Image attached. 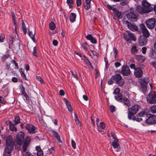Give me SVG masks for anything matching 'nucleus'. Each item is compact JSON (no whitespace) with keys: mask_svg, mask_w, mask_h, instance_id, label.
I'll use <instances>...</instances> for the list:
<instances>
[{"mask_svg":"<svg viewBox=\"0 0 156 156\" xmlns=\"http://www.w3.org/2000/svg\"><path fill=\"white\" fill-rule=\"evenodd\" d=\"M123 103L128 107H129L131 105V103L129 99L126 98L124 97L123 99Z\"/></svg>","mask_w":156,"mask_h":156,"instance_id":"cd10ccee","label":"nucleus"},{"mask_svg":"<svg viewBox=\"0 0 156 156\" xmlns=\"http://www.w3.org/2000/svg\"><path fill=\"white\" fill-rule=\"evenodd\" d=\"M112 79L116 84L120 87H122L125 83L124 80L121 76L119 74H116L112 76Z\"/></svg>","mask_w":156,"mask_h":156,"instance_id":"f257e3e1","label":"nucleus"},{"mask_svg":"<svg viewBox=\"0 0 156 156\" xmlns=\"http://www.w3.org/2000/svg\"><path fill=\"white\" fill-rule=\"evenodd\" d=\"M113 12L114 15L119 19H121L122 18V12L116 9L115 10L113 11Z\"/></svg>","mask_w":156,"mask_h":156,"instance_id":"4be33fe9","label":"nucleus"},{"mask_svg":"<svg viewBox=\"0 0 156 156\" xmlns=\"http://www.w3.org/2000/svg\"><path fill=\"white\" fill-rule=\"evenodd\" d=\"M135 58L138 61L144 62L145 60L144 57L141 55H135Z\"/></svg>","mask_w":156,"mask_h":156,"instance_id":"c85d7f7f","label":"nucleus"},{"mask_svg":"<svg viewBox=\"0 0 156 156\" xmlns=\"http://www.w3.org/2000/svg\"><path fill=\"white\" fill-rule=\"evenodd\" d=\"M136 10L139 13L141 14L146 13L145 12V10L142 7L137 6L136 7Z\"/></svg>","mask_w":156,"mask_h":156,"instance_id":"bb28decb","label":"nucleus"},{"mask_svg":"<svg viewBox=\"0 0 156 156\" xmlns=\"http://www.w3.org/2000/svg\"><path fill=\"white\" fill-rule=\"evenodd\" d=\"M90 51L91 53L92 54L94 55H95L96 56H98L99 55V54L98 52H97L96 51L93 50H90Z\"/></svg>","mask_w":156,"mask_h":156,"instance_id":"680f3d73","label":"nucleus"},{"mask_svg":"<svg viewBox=\"0 0 156 156\" xmlns=\"http://www.w3.org/2000/svg\"><path fill=\"white\" fill-rule=\"evenodd\" d=\"M128 34H124L123 38L129 43H131V40L135 41L136 40V38L134 34L128 31Z\"/></svg>","mask_w":156,"mask_h":156,"instance_id":"20e7f679","label":"nucleus"},{"mask_svg":"<svg viewBox=\"0 0 156 156\" xmlns=\"http://www.w3.org/2000/svg\"><path fill=\"white\" fill-rule=\"evenodd\" d=\"M83 56L84 57V59L86 64L88 66L90 67H91L92 69H93L94 67L92 66L91 63L89 61V60L84 55Z\"/></svg>","mask_w":156,"mask_h":156,"instance_id":"7c9ffc66","label":"nucleus"},{"mask_svg":"<svg viewBox=\"0 0 156 156\" xmlns=\"http://www.w3.org/2000/svg\"><path fill=\"white\" fill-rule=\"evenodd\" d=\"M87 39L89 40L93 44H96L97 40L95 38L93 37L91 34H89L86 36Z\"/></svg>","mask_w":156,"mask_h":156,"instance_id":"6ab92c4d","label":"nucleus"},{"mask_svg":"<svg viewBox=\"0 0 156 156\" xmlns=\"http://www.w3.org/2000/svg\"><path fill=\"white\" fill-rule=\"evenodd\" d=\"M71 144L73 147L74 149H75L76 148V144L75 142L73 140H72Z\"/></svg>","mask_w":156,"mask_h":156,"instance_id":"69168bd1","label":"nucleus"},{"mask_svg":"<svg viewBox=\"0 0 156 156\" xmlns=\"http://www.w3.org/2000/svg\"><path fill=\"white\" fill-rule=\"evenodd\" d=\"M25 127L30 133L34 134L37 131L36 128L32 124H27Z\"/></svg>","mask_w":156,"mask_h":156,"instance_id":"4468645a","label":"nucleus"},{"mask_svg":"<svg viewBox=\"0 0 156 156\" xmlns=\"http://www.w3.org/2000/svg\"><path fill=\"white\" fill-rule=\"evenodd\" d=\"M67 3L69 5L70 8H71L73 7V5H72L73 3V0H67Z\"/></svg>","mask_w":156,"mask_h":156,"instance_id":"c03bdc74","label":"nucleus"},{"mask_svg":"<svg viewBox=\"0 0 156 156\" xmlns=\"http://www.w3.org/2000/svg\"><path fill=\"white\" fill-rule=\"evenodd\" d=\"M99 127L100 128H101V129H104L105 127V123L103 122H101L100 123Z\"/></svg>","mask_w":156,"mask_h":156,"instance_id":"4d7b16f0","label":"nucleus"},{"mask_svg":"<svg viewBox=\"0 0 156 156\" xmlns=\"http://www.w3.org/2000/svg\"><path fill=\"white\" fill-rule=\"evenodd\" d=\"M20 118L19 116H16L14 118V124L15 126L20 123Z\"/></svg>","mask_w":156,"mask_h":156,"instance_id":"c756f323","label":"nucleus"},{"mask_svg":"<svg viewBox=\"0 0 156 156\" xmlns=\"http://www.w3.org/2000/svg\"><path fill=\"white\" fill-rule=\"evenodd\" d=\"M43 153L42 150H41L40 151H37V156H42Z\"/></svg>","mask_w":156,"mask_h":156,"instance_id":"13d9d810","label":"nucleus"},{"mask_svg":"<svg viewBox=\"0 0 156 156\" xmlns=\"http://www.w3.org/2000/svg\"><path fill=\"white\" fill-rule=\"evenodd\" d=\"M12 149L5 148L4 149L3 156H11V152Z\"/></svg>","mask_w":156,"mask_h":156,"instance_id":"aec40b11","label":"nucleus"},{"mask_svg":"<svg viewBox=\"0 0 156 156\" xmlns=\"http://www.w3.org/2000/svg\"><path fill=\"white\" fill-rule=\"evenodd\" d=\"M150 110L153 113H156V105H154L151 107Z\"/></svg>","mask_w":156,"mask_h":156,"instance_id":"37998d69","label":"nucleus"},{"mask_svg":"<svg viewBox=\"0 0 156 156\" xmlns=\"http://www.w3.org/2000/svg\"><path fill=\"white\" fill-rule=\"evenodd\" d=\"M140 108V106L138 105H134L131 108H129L128 116V119H132L131 117H133L136 114Z\"/></svg>","mask_w":156,"mask_h":156,"instance_id":"f03ea898","label":"nucleus"},{"mask_svg":"<svg viewBox=\"0 0 156 156\" xmlns=\"http://www.w3.org/2000/svg\"><path fill=\"white\" fill-rule=\"evenodd\" d=\"M30 141L31 139L30 137L27 136L26 137L22 147L23 152H25L27 150V149Z\"/></svg>","mask_w":156,"mask_h":156,"instance_id":"2eb2a0df","label":"nucleus"},{"mask_svg":"<svg viewBox=\"0 0 156 156\" xmlns=\"http://www.w3.org/2000/svg\"><path fill=\"white\" fill-rule=\"evenodd\" d=\"M28 35L34 42H35V33L33 34L32 31H29Z\"/></svg>","mask_w":156,"mask_h":156,"instance_id":"4c0bfd02","label":"nucleus"},{"mask_svg":"<svg viewBox=\"0 0 156 156\" xmlns=\"http://www.w3.org/2000/svg\"><path fill=\"white\" fill-rule=\"evenodd\" d=\"M126 16L127 19L130 21L132 22H136L137 21L138 18L137 16L133 12H131L128 13Z\"/></svg>","mask_w":156,"mask_h":156,"instance_id":"f8f14e48","label":"nucleus"},{"mask_svg":"<svg viewBox=\"0 0 156 156\" xmlns=\"http://www.w3.org/2000/svg\"><path fill=\"white\" fill-rule=\"evenodd\" d=\"M81 46L83 49L86 51L89 47V45L86 42H83L82 43Z\"/></svg>","mask_w":156,"mask_h":156,"instance_id":"f704fd0d","label":"nucleus"},{"mask_svg":"<svg viewBox=\"0 0 156 156\" xmlns=\"http://www.w3.org/2000/svg\"><path fill=\"white\" fill-rule=\"evenodd\" d=\"M9 55L8 54H7L2 55L1 58L2 62H4L6 59L9 57Z\"/></svg>","mask_w":156,"mask_h":156,"instance_id":"c9c22d12","label":"nucleus"},{"mask_svg":"<svg viewBox=\"0 0 156 156\" xmlns=\"http://www.w3.org/2000/svg\"><path fill=\"white\" fill-rule=\"evenodd\" d=\"M150 80L148 78H141L140 80V84L143 92H146L147 89V85L149 83Z\"/></svg>","mask_w":156,"mask_h":156,"instance_id":"39448f33","label":"nucleus"},{"mask_svg":"<svg viewBox=\"0 0 156 156\" xmlns=\"http://www.w3.org/2000/svg\"><path fill=\"white\" fill-rule=\"evenodd\" d=\"M149 56L153 59L156 60V52L153 49L150 51Z\"/></svg>","mask_w":156,"mask_h":156,"instance_id":"393cba45","label":"nucleus"},{"mask_svg":"<svg viewBox=\"0 0 156 156\" xmlns=\"http://www.w3.org/2000/svg\"><path fill=\"white\" fill-rule=\"evenodd\" d=\"M14 124L12 123L9 126V128L11 131H17V128L15 126Z\"/></svg>","mask_w":156,"mask_h":156,"instance_id":"e433bc0d","label":"nucleus"},{"mask_svg":"<svg viewBox=\"0 0 156 156\" xmlns=\"http://www.w3.org/2000/svg\"><path fill=\"white\" fill-rule=\"evenodd\" d=\"M126 24L127 25L128 28L132 31H136L138 30V28L136 26L132 24L128 21L125 22Z\"/></svg>","mask_w":156,"mask_h":156,"instance_id":"f3484780","label":"nucleus"},{"mask_svg":"<svg viewBox=\"0 0 156 156\" xmlns=\"http://www.w3.org/2000/svg\"><path fill=\"white\" fill-rule=\"evenodd\" d=\"M64 100L65 102L67 107L69 111L70 112H72L73 110L70 102H69L68 100L66 98H64Z\"/></svg>","mask_w":156,"mask_h":156,"instance_id":"5701e85b","label":"nucleus"},{"mask_svg":"<svg viewBox=\"0 0 156 156\" xmlns=\"http://www.w3.org/2000/svg\"><path fill=\"white\" fill-rule=\"evenodd\" d=\"M121 73L123 76H128L130 75L131 72L127 65H123L122 67Z\"/></svg>","mask_w":156,"mask_h":156,"instance_id":"1a4fd4ad","label":"nucleus"},{"mask_svg":"<svg viewBox=\"0 0 156 156\" xmlns=\"http://www.w3.org/2000/svg\"><path fill=\"white\" fill-rule=\"evenodd\" d=\"M149 98H147V102L150 104H153L156 103V94L155 93H150L148 95Z\"/></svg>","mask_w":156,"mask_h":156,"instance_id":"ddd939ff","label":"nucleus"},{"mask_svg":"<svg viewBox=\"0 0 156 156\" xmlns=\"http://www.w3.org/2000/svg\"><path fill=\"white\" fill-rule=\"evenodd\" d=\"M140 28L143 34V35L146 38H148L150 35V34L144 24H141L140 25Z\"/></svg>","mask_w":156,"mask_h":156,"instance_id":"9b49d317","label":"nucleus"},{"mask_svg":"<svg viewBox=\"0 0 156 156\" xmlns=\"http://www.w3.org/2000/svg\"><path fill=\"white\" fill-rule=\"evenodd\" d=\"M11 14L12 17V20L13 25L14 26L15 29H16L17 27V24L16 20L15 14L14 12H11Z\"/></svg>","mask_w":156,"mask_h":156,"instance_id":"b1692460","label":"nucleus"},{"mask_svg":"<svg viewBox=\"0 0 156 156\" xmlns=\"http://www.w3.org/2000/svg\"><path fill=\"white\" fill-rule=\"evenodd\" d=\"M111 135L112 137L115 140H117L118 139L116 138V136L115 135V132H112L111 133Z\"/></svg>","mask_w":156,"mask_h":156,"instance_id":"bf43d9fd","label":"nucleus"},{"mask_svg":"<svg viewBox=\"0 0 156 156\" xmlns=\"http://www.w3.org/2000/svg\"><path fill=\"white\" fill-rule=\"evenodd\" d=\"M36 79L39 81L41 83H44V81L42 79V78L39 76H37L36 77Z\"/></svg>","mask_w":156,"mask_h":156,"instance_id":"864d4df0","label":"nucleus"},{"mask_svg":"<svg viewBox=\"0 0 156 156\" xmlns=\"http://www.w3.org/2000/svg\"><path fill=\"white\" fill-rule=\"evenodd\" d=\"M151 64L153 66V67L156 69V62L152 61Z\"/></svg>","mask_w":156,"mask_h":156,"instance_id":"774afa93","label":"nucleus"},{"mask_svg":"<svg viewBox=\"0 0 156 156\" xmlns=\"http://www.w3.org/2000/svg\"><path fill=\"white\" fill-rule=\"evenodd\" d=\"M115 99L118 101L122 102L123 101V95L121 94H119L115 96Z\"/></svg>","mask_w":156,"mask_h":156,"instance_id":"a878e982","label":"nucleus"},{"mask_svg":"<svg viewBox=\"0 0 156 156\" xmlns=\"http://www.w3.org/2000/svg\"><path fill=\"white\" fill-rule=\"evenodd\" d=\"M53 44L55 46H56L58 45V42L57 40H54L52 42Z\"/></svg>","mask_w":156,"mask_h":156,"instance_id":"338daca9","label":"nucleus"},{"mask_svg":"<svg viewBox=\"0 0 156 156\" xmlns=\"http://www.w3.org/2000/svg\"><path fill=\"white\" fill-rule=\"evenodd\" d=\"M6 147L8 149H13L14 143L12 141V138L11 136L9 135L6 137Z\"/></svg>","mask_w":156,"mask_h":156,"instance_id":"6e6552de","label":"nucleus"},{"mask_svg":"<svg viewBox=\"0 0 156 156\" xmlns=\"http://www.w3.org/2000/svg\"><path fill=\"white\" fill-rule=\"evenodd\" d=\"M107 6L108 8L110 10H112L113 12L115 10L116 8L112 7L111 5H107Z\"/></svg>","mask_w":156,"mask_h":156,"instance_id":"e2e57ef3","label":"nucleus"},{"mask_svg":"<svg viewBox=\"0 0 156 156\" xmlns=\"http://www.w3.org/2000/svg\"><path fill=\"white\" fill-rule=\"evenodd\" d=\"M33 55L34 56L37 57V48L35 46L33 48Z\"/></svg>","mask_w":156,"mask_h":156,"instance_id":"8fccbe9b","label":"nucleus"},{"mask_svg":"<svg viewBox=\"0 0 156 156\" xmlns=\"http://www.w3.org/2000/svg\"><path fill=\"white\" fill-rule=\"evenodd\" d=\"M110 112L112 113L115 111V106L111 105L110 106Z\"/></svg>","mask_w":156,"mask_h":156,"instance_id":"6e6d98bb","label":"nucleus"},{"mask_svg":"<svg viewBox=\"0 0 156 156\" xmlns=\"http://www.w3.org/2000/svg\"><path fill=\"white\" fill-rule=\"evenodd\" d=\"M149 115L146 120L145 123L149 125L156 124V115L150 114Z\"/></svg>","mask_w":156,"mask_h":156,"instance_id":"423d86ee","label":"nucleus"},{"mask_svg":"<svg viewBox=\"0 0 156 156\" xmlns=\"http://www.w3.org/2000/svg\"><path fill=\"white\" fill-rule=\"evenodd\" d=\"M76 16V15L74 13H71L70 14L69 17V19L70 21L72 22H73L75 20V19Z\"/></svg>","mask_w":156,"mask_h":156,"instance_id":"2f4dec72","label":"nucleus"},{"mask_svg":"<svg viewBox=\"0 0 156 156\" xmlns=\"http://www.w3.org/2000/svg\"><path fill=\"white\" fill-rule=\"evenodd\" d=\"M135 76L137 78L141 77L143 75V71L140 67L136 68L134 73Z\"/></svg>","mask_w":156,"mask_h":156,"instance_id":"a211bd4d","label":"nucleus"},{"mask_svg":"<svg viewBox=\"0 0 156 156\" xmlns=\"http://www.w3.org/2000/svg\"><path fill=\"white\" fill-rule=\"evenodd\" d=\"M55 24L53 22H51L49 24V27L50 29L52 30H54L55 28Z\"/></svg>","mask_w":156,"mask_h":156,"instance_id":"58836bf2","label":"nucleus"},{"mask_svg":"<svg viewBox=\"0 0 156 156\" xmlns=\"http://www.w3.org/2000/svg\"><path fill=\"white\" fill-rule=\"evenodd\" d=\"M6 69L8 71H10L12 70L11 68L10 67L11 63H8L7 62H5Z\"/></svg>","mask_w":156,"mask_h":156,"instance_id":"09e8293b","label":"nucleus"},{"mask_svg":"<svg viewBox=\"0 0 156 156\" xmlns=\"http://www.w3.org/2000/svg\"><path fill=\"white\" fill-rule=\"evenodd\" d=\"M148 114L147 112L145 111H142L140 112L137 115H136V116L137 117H142L145 115L147 116Z\"/></svg>","mask_w":156,"mask_h":156,"instance_id":"72a5a7b5","label":"nucleus"},{"mask_svg":"<svg viewBox=\"0 0 156 156\" xmlns=\"http://www.w3.org/2000/svg\"><path fill=\"white\" fill-rule=\"evenodd\" d=\"M84 8L86 9H88L91 7L90 2L86 3L85 2L84 4Z\"/></svg>","mask_w":156,"mask_h":156,"instance_id":"79ce46f5","label":"nucleus"},{"mask_svg":"<svg viewBox=\"0 0 156 156\" xmlns=\"http://www.w3.org/2000/svg\"><path fill=\"white\" fill-rule=\"evenodd\" d=\"M23 99L24 100L28 101L29 99V96L28 95L26 94H25L24 95H23Z\"/></svg>","mask_w":156,"mask_h":156,"instance_id":"0e129e2a","label":"nucleus"},{"mask_svg":"<svg viewBox=\"0 0 156 156\" xmlns=\"http://www.w3.org/2000/svg\"><path fill=\"white\" fill-rule=\"evenodd\" d=\"M24 133L23 132H19L17 135L16 141V146L20 148L23 144L24 140Z\"/></svg>","mask_w":156,"mask_h":156,"instance_id":"7ed1b4c3","label":"nucleus"},{"mask_svg":"<svg viewBox=\"0 0 156 156\" xmlns=\"http://www.w3.org/2000/svg\"><path fill=\"white\" fill-rule=\"evenodd\" d=\"M52 133L53 135L56 139L59 142H62L60 139V137L58 133L55 130H52Z\"/></svg>","mask_w":156,"mask_h":156,"instance_id":"412c9836","label":"nucleus"},{"mask_svg":"<svg viewBox=\"0 0 156 156\" xmlns=\"http://www.w3.org/2000/svg\"><path fill=\"white\" fill-rule=\"evenodd\" d=\"M142 5L143 6V8L145 10V12L148 13L153 10V7L151 6V4L146 1L143 0L142 2Z\"/></svg>","mask_w":156,"mask_h":156,"instance_id":"0eeeda50","label":"nucleus"},{"mask_svg":"<svg viewBox=\"0 0 156 156\" xmlns=\"http://www.w3.org/2000/svg\"><path fill=\"white\" fill-rule=\"evenodd\" d=\"M6 102L4 98L0 96V103L2 104H5Z\"/></svg>","mask_w":156,"mask_h":156,"instance_id":"5fc2aeb1","label":"nucleus"},{"mask_svg":"<svg viewBox=\"0 0 156 156\" xmlns=\"http://www.w3.org/2000/svg\"><path fill=\"white\" fill-rule=\"evenodd\" d=\"M120 89L119 88H116L114 92H113V94H120Z\"/></svg>","mask_w":156,"mask_h":156,"instance_id":"de8ad7c7","label":"nucleus"},{"mask_svg":"<svg viewBox=\"0 0 156 156\" xmlns=\"http://www.w3.org/2000/svg\"><path fill=\"white\" fill-rule=\"evenodd\" d=\"M22 28L24 32V33L26 34L27 32L26 27L25 24L23 20H22Z\"/></svg>","mask_w":156,"mask_h":156,"instance_id":"a18cd8bd","label":"nucleus"},{"mask_svg":"<svg viewBox=\"0 0 156 156\" xmlns=\"http://www.w3.org/2000/svg\"><path fill=\"white\" fill-rule=\"evenodd\" d=\"M114 54V55L115 57V58L116 57V55L118 54V51L116 48H113Z\"/></svg>","mask_w":156,"mask_h":156,"instance_id":"052dcab7","label":"nucleus"},{"mask_svg":"<svg viewBox=\"0 0 156 156\" xmlns=\"http://www.w3.org/2000/svg\"><path fill=\"white\" fill-rule=\"evenodd\" d=\"M118 140H115L113 141L112 143V145L113 147L115 148L118 147L119 145L118 143Z\"/></svg>","mask_w":156,"mask_h":156,"instance_id":"473e14b6","label":"nucleus"},{"mask_svg":"<svg viewBox=\"0 0 156 156\" xmlns=\"http://www.w3.org/2000/svg\"><path fill=\"white\" fill-rule=\"evenodd\" d=\"M147 38L144 36H140L138 38V44L140 46H145L147 43Z\"/></svg>","mask_w":156,"mask_h":156,"instance_id":"dca6fc26","label":"nucleus"},{"mask_svg":"<svg viewBox=\"0 0 156 156\" xmlns=\"http://www.w3.org/2000/svg\"><path fill=\"white\" fill-rule=\"evenodd\" d=\"M5 39L4 35L2 33H0V42H3Z\"/></svg>","mask_w":156,"mask_h":156,"instance_id":"49530a36","label":"nucleus"},{"mask_svg":"<svg viewBox=\"0 0 156 156\" xmlns=\"http://www.w3.org/2000/svg\"><path fill=\"white\" fill-rule=\"evenodd\" d=\"M120 2V4L122 5H124L128 3L127 0H121Z\"/></svg>","mask_w":156,"mask_h":156,"instance_id":"3c124183","label":"nucleus"},{"mask_svg":"<svg viewBox=\"0 0 156 156\" xmlns=\"http://www.w3.org/2000/svg\"><path fill=\"white\" fill-rule=\"evenodd\" d=\"M132 119H129V120H133V121H136L138 122H140L142 120V119L141 118H139L138 117H136L134 115L133 117H131Z\"/></svg>","mask_w":156,"mask_h":156,"instance_id":"ea45409f","label":"nucleus"},{"mask_svg":"<svg viewBox=\"0 0 156 156\" xmlns=\"http://www.w3.org/2000/svg\"><path fill=\"white\" fill-rule=\"evenodd\" d=\"M11 62L15 64V68L16 69H18L19 68V66L17 63L14 60H12L11 61Z\"/></svg>","mask_w":156,"mask_h":156,"instance_id":"603ef678","label":"nucleus"},{"mask_svg":"<svg viewBox=\"0 0 156 156\" xmlns=\"http://www.w3.org/2000/svg\"><path fill=\"white\" fill-rule=\"evenodd\" d=\"M155 20L154 18L149 19L145 22L147 27L149 29H153L155 27Z\"/></svg>","mask_w":156,"mask_h":156,"instance_id":"9d476101","label":"nucleus"},{"mask_svg":"<svg viewBox=\"0 0 156 156\" xmlns=\"http://www.w3.org/2000/svg\"><path fill=\"white\" fill-rule=\"evenodd\" d=\"M131 50L132 53L133 54H134L135 52H137L138 51L136 47V46L134 45L132 47Z\"/></svg>","mask_w":156,"mask_h":156,"instance_id":"a19ab883","label":"nucleus"}]
</instances>
